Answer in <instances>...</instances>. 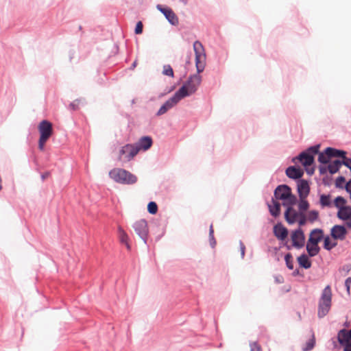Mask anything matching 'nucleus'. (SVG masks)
<instances>
[{"label": "nucleus", "instance_id": "1", "mask_svg": "<svg viewBox=\"0 0 351 351\" xmlns=\"http://www.w3.org/2000/svg\"><path fill=\"white\" fill-rule=\"evenodd\" d=\"M193 49L195 53V64L197 73L191 75L183 86L176 92L181 99L193 94L197 90L202 82V77L199 73L204 71L206 66V53L202 44L199 41H195L193 44Z\"/></svg>", "mask_w": 351, "mask_h": 351}, {"label": "nucleus", "instance_id": "2", "mask_svg": "<svg viewBox=\"0 0 351 351\" xmlns=\"http://www.w3.org/2000/svg\"><path fill=\"white\" fill-rule=\"evenodd\" d=\"M109 176L114 182L123 184H132L137 181V178L134 175L123 169H112L109 172Z\"/></svg>", "mask_w": 351, "mask_h": 351}, {"label": "nucleus", "instance_id": "3", "mask_svg": "<svg viewBox=\"0 0 351 351\" xmlns=\"http://www.w3.org/2000/svg\"><path fill=\"white\" fill-rule=\"evenodd\" d=\"M332 301V291L329 285L323 290L319 302L318 316L324 317L330 311Z\"/></svg>", "mask_w": 351, "mask_h": 351}, {"label": "nucleus", "instance_id": "4", "mask_svg": "<svg viewBox=\"0 0 351 351\" xmlns=\"http://www.w3.org/2000/svg\"><path fill=\"white\" fill-rule=\"evenodd\" d=\"M274 196L283 200L284 206H293L296 202V197L291 194V189L287 185L278 186L274 191Z\"/></svg>", "mask_w": 351, "mask_h": 351}, {"label": "nucleus", "instance_id": "5", "mask_svg": "<svg viewBox=\"0 0 351 351\" xmlns=\"http://www.w3.org/2000/svg\"><path fill=\"white\" fill-rule=\"evenodd\" d=\"M38 130L40 133L38 148L43 151L44 150L45 143L53 134L52 124L47 120H43L39 123Z\"/></svg>", "mask_w": 351, "mask_h": 351}, {"label": "nucleus", "instance_id": "6", "mask_svg": "<svg viewBox=\"0 0 351 351\" xmlns=\"http://www.w3.org/2000/svg\"><path fill=\"white\" fill-rule=\"evenodd\" d=\"M137 154L138 149L134 144H127L120 149L118 159L123 162H127L132 160Z\"/></svg>", "mask_w": 351, "mask_h": 351}, {"label": "nucleus", "instance_id": "7", "mask_svg": "<svg viewBox=\"0 0 351 351\" xmlns=\"http://www.w3.org/2000/svg\"><path fill=\"white\" fill-rule=\"evenodd\" d=\"M291 239L294 247L300 249L304 246L305 236L301 228L293 231L291 234Z\"/></svg>", "mask_w": 351, "mask_h": 351}, {"label": "nucleus", "instance_id": "8", "mask_svg": "<svg viewBox=\"0 0 351 351\" xmlns=\"http://www.w3.org/2000/svg\"><path fill=\"white\" fill-rule=\"evenodd\" d=\"M135 232L145 242L148 234V227L147 221L144 219L136 221L133 224Z\"/></svg>", "mask_w": 351, "mask_h": 351}, {"label": "nucleus", "instance_id": "9", "mask_svg": "<svg viewBox=\"0 0 351 351\" xmlns=\"http://www.w3.org/2000/svg\"><path fill=\"white\" fill-rule=\"evenodd\" d=\"M339 343L343 346L344 351H351V330H341L338 334Z\"/></svg>", "mask_w": 351, "mask_h": 351}, {"label": "nucleus", "instance_id": "10", "mask_svg": "<svg viewBox=\"0 0 351 351\" xmlns=\"http://www.w3.org/2000/svg\"><path fill=\"white\" fill-rule=\"evenodd\" d=\"M157 8L165 15L171 24L173 25H177L178 24V18L170 8H163L162 5H158Z\"/></svg>", "mask_w": 351, "mask_h": 351}, {"label": "nucleus", "instance_id": "11", "mask_svg": "<svg viewBox=\"0 0 351 351\" xmlns=\"http://www.w3.org/2000/svg\"><path fill=\"white\" fill-rule=\"evenodd\" d=\"M181 100L180 97L175 93L174 95L168 99L158 110L157 114L162 115L172 108Z\"/></svg>", "mask_w": 351, "mask_h": 351}, {"label": "nucleus", "instance_id": "12", "mask_svg": "<svg viewBox=\"0 0 351 351\" xmlns=\"http://www.w3.org/2000/svg\"><path fill=\"white\" fill-rule=\"evenodd\" d=\"M287 206V208L285 213V219L288 223L293 224L297 222L302 213L296 211L294 208H292V206Z\"/></svg>", "mask_w": 351, "mask_h": 351}, {"label": "nucleus", "instance_id": "13", "mask_svg": "<svg viewBox=\"0 0 351 351\" xmlns=\"http://www.w3.org/2000/svg\"><path fill=\"white\" fill-rule=\"evenodd\" d=\"M296 160H299L303 166L307 167L313 163L314 156L306 152H303L298 157L293 158V162H295Z\"/></svg>", "mask_w": 351, "mask_h": 351}, {"label": "nucleus", "instance_id": "14", "mask_svg": "<svg viewBox=\"0 0 351 351\" xmlns=\"http://www.w3.org/2000/svg\"><path fill=\"white\" fill-rule=\"evenodd\" d=\"M337 216L342 220L347 221L346 224L349 228H351V207L343 206L339 209Z\"/></svg>", "mask_w": 351, "mask_h": 351}, {"label": "nucleus", "instance_id": "15", "mask_svg": "<svg viewBox=\"0 0 351 351\" xmlns=\"http://www.w3.org/2000/svg\"><path fill=\"white\" fill-rule=\"evenodd\" d=\"M152 138L149 136H143L139 139V141L134 144L136 148L138 149V152L140 151H146L150 148L152 145Z\"/></svg>", "mask_w": 351, "mask_h": 351}, {"label": "nucleus", "instance_id": "16", "mask_svg": "<svg viewBox=\"0 0 351 351\" xmlns=\"http://www.w3.org/2000/svg\"><path fill=\"white\" fill-rule=\"evenodd\" d=\"M330 234L333 239L343 240L347 234V230L344 226L336 225L332 228Z\"/></svg>", "mask_w": 351, "mask_h": 351}, {"label": "nucleus", "instance_id": "17", "mask_svg": "<svg viewBox=\"0 0 351 351\" xmlns=\"http://www.w3.org/2000/svg\"><path fill=\"white\" fill-rule=\"evenodd\" d=\"M310 187L306 180H300L298 184V192L300 198H306L309 194Z\"/></svg>", "mask_w": 351, "mask_h": 351}, {"label": "nucleus", "instance_id": "18", "mask_svg": "<svg viewBox=\"0 0 351 351\" xmlns=\"http://www.w3.org/2000/svg\"><path fill=\"white\" fill-rule=\"evenodd\" d=\"M274 235L281 241H284L288 235V230L281 223H278L274 227Z\"/></svg>", "mask_w": 351, "mask_h": 351}, {"label": "nucleus", "instance_id": "19", "mask_svg": "<svg viewBox=\"0 0 351 351\" xmlns=\"http://www.w3.org/2000/svg\"><path fill=\"white\" fill-rule=\"evenodd\" d=\"M304 174L303 170L300 167L291 166L286 170V175L292 179L300 178Z\"/></svg>", "mask_w": 351, "mask_h": 351}, {"label": "nucleus", "instance_id": "20", "mask_svg": "<svg viewBox=\"0 0 351 351\" xmlns=\"http://www.w3.org/2000/svg\"><path fill=\"white\" fill-rule=\"evenodd\" d=\"M323 237V231L320 229H315L310 233L308 241L310 243H317L321 241Z\"/></svg>", "mask_w": 351, "mask_h": 351}, {"label": "nucleus", "instance_id": "21", "mask_svg": "<svg viewBox=\"0 0 351 351\" xmlns=\"http://www.w3.org/2000/svg\"><path fill=\"white\" fill-rule=\"evenodd\" d=\"M119 239L121 243L124 244L128 250H131V246L129 243V237L128 234L123 230L121 227L118 228Z\"/></svg>", "mask_w": 351, "mask_h": 351}, {"label": "nucleus", "instance_id": "22", "mask_svg": "<svg viewBox=\"0 0 351 351\" xmlns=\"http://www.w3.org/2000/svg\"><path fill=\"white\" fill-rule=\"evenodd\" d=\"M269 212L271 215L277 217L280 213V204L276 200L272 199L271 203L268 204Z\"/></svg>", "mask_w": 351, "mask_h": 351}, {"label": "nucleus", "instance_id": "23", "mask_svg": "<svg viewBox=\"0 0 351 351\" xmlns=\"http://www.w3.org/2000/svg\"><path fill=\"white\" fill-rule=\"evenodd\" d=\"M306 250L310 256H316L319 252V247L317 243H310V241H307L306 244Z\"/></svg>", "mask_w": 351, "mask_h": 351}, {"label": "nucleus", "instance_id": "24", "mask_svg": "<svg viewBox=\"0 0 351 351\" xmlns=\"http://www.w3.org/2000/svg\"><path fill=\"white\" fill-rule=\"evenodd\" d=\"M326 154L329 155L330 158L332 157H341L343 158V157H344L346 154V152L332 147H327Z\"/></svg>", "mask_w": 351, "mask_h": 351}, {"label": "nucleus", "instance_id": "25", "mask_svg": "<svg viewBox=\"0 0 351 351\" xmlns=\"http://www.w3.org/2000/svg\"><path fill=\"white\" fill-rule=\"evenodd\" d=\"M337 239L326 237L324 240V247L327 250H330L337 245Z\"/></svg>", "mask_w": 351, "mask_h": 351}, {"label": "nucleus", "instance_id": "26", "mask_svg": "<svg viewBox=\"0 0 351 351\" xmlns=\"http://www.w3.org/2000/svg\"><path fill=\"white\" fill-rule=\"evenodd\" d=\"M299 265L305 269H308L311 267V262L309 261L306 254H302L298 258Z\"/></svg>", "mask_w": 351, "mask_h": 351}, {"label": "nucleus", "instance_id": "27", "mask_svg": "<svg viewBox=\"0 0 351 351\" xmlns=\"http://www.w3.org/2000/svg\"><path fill=\"white\" fill-rule=\"evenodd\" d=\"M341 165V162L339 160H336L328 165V169L331 174H334L339 171Z\"/></svg>", "mask_w": 351, "mask_h": 351}, {"label": "nucleus", "instance_id": "28", "mask_svg": "<svg viewBox=\"0 0 351 351\" xmlns=\"http://www.w3.org/2000/svg\"><path fill=\"white\" fill-rule=\"evenodd\" d=\"M320 204L322 207H330L332 205L330 195H321L319 199Z\"/></svg>", "mask_w": 351, "mask_h": 351}, {"label": "nucleus", "instance_id": "29", "mask_svg": "<svg viewBox=\"0 0 351 351\" xmlns=\"http://www.w3.org/2000/svg\"><path fill=\"white\" fill-rule=\"evenodd\" d=\"M306 199V198H300V202L298 203L299 210L302 213L303 212L307 210L309 208V204Z\"/></svg>", "mask_w": 351, "mask_h": 351}, {"label": "nucleus", "instance_id": "30", "mask_svg": "<svg viewBox=\"0 0 351 351\" xmlns=\"http://www.w3.org/2000/svg\"><path fill=\"white\" fill-rule=\"evenodd\" d=\"M330 156L326 154V149H325L324 152H321L319 154L318 161L320 163L326 164L328 162Z\"/></svg>", "mask_w": 351, "mask_h": 351}, {"label": "nucleus", "instance_id": "31", "mask_svg": "<svg viewBox=\"0 0 351 351\" xmlns=\"http://www.w3.org/2000/svg\"><path fill=\"white\" fill-rule=\"evenodd\" d=\"M346 204V200L341 196H339L335 198L334 201L335 206L340 209L341 207L346 206L345 204Z\"/></svg>", "mask_w": 351, "mask_h": 351}, {"label": "nucleus", "instance_id": "32", "mask_svg": "<svg viewBox=\"0 0 351 351\" xmlns=\"http://www.w3.org/2000/svg\"><path fill=\"white\" fill-rule=\"evenodd\" d=\"M319 217V213L317 210H311L308 213L307 215V219L310 221L311 222H313L316 221L318 219Z\"/></svg>", "mask_w": 351, "mask_h": 351}, {"label": "nucleus", "instance_id": "33", "mask_svg": "<svg viewBox=\"0 0 351 351\" xmlns=\"http://www.w3.org/2000/svg\"><path fill=\"white\" fill-rule=\"evenodd\" d=\"M285 260L286 262L287 267L289 269H293V256L290 253H288L285 255Z\"/></svg>", "mask_w": 351, "mask_h": 351}, {"label": "nucleus", "instance_id": "34", "mask_svg": "<svg viewBox=\"0 0 351 351\" xmlns=\"http://www.w3.org/2000/svg\"><path fill=\"white\" fill-rule=\"evenodd\" d=\"M315 346V338L313 336L311 339L306 343V346L303 348L304 351H308L313 348Z\"/></svg>", "mask_w": 351, "mask_h": 351}, {"label": "nucleus", "instance_id": "35", "mask_svg": "<svg viewBox=\"0 0 351 351\" xmlns=\"http://www.w3.org/2000/svg\"><path fill=\"white\" fill-rule=\"evenodd\" d=\"M162 73L170 77L173 76V71L170 65L164 66Z\"/></svg>", "mask_w": 351, "mask_h": 351}, {"label": "nucleus", "instance_id": "36", "mask_svg": "<svg viewBox=\"0 0 351 351\" xmlns=\"http://www.w3.org/2000/svg\"><path fill=\"white\" fill-rule=\"evenodd\" d=\"M83 103V101L82 99H75L73 101L71 104L70 107L73 110H78L80 108V106Z\"/></svg>", "mask_w": 351, "mask_h": 351}, {"label": "nucleus", "instance_id": "37", "mask_svg": "<svg viewBox=\"0 0 351 351\" xmlns=\"http://www.w3.org/2000/svg\"><path fill=\"white\" fill-rule=\"evenodd\" d=\"M319 145H317L309 147L306 152L314 156L319 152Z\"/></svg>", "mask_w": 351, "mask_h": 351}, {"label": "nucleus", "instance_id": "38", "mask_svg": "<svg viewBox=\"0 0 351 351\" xmlns=\"http://www.w3.org/2000/svg\"><path fill=\"white\" fill-rule=\"evenodd\" d=\"M250 351H262V348L257 342H252L250 344Z\"/></svg>", "mask_w": 351, "mask_h": 351}, {"label": "nucleus", "instance_id": "39", "mask_svg": "<svg viewBox=\"0 0 351 351\" xmlns=\"http://www.w3.org/2000/svg\"><path fill=\"white\" fill-rule=\"evenodd\" d=\"M346 180L343 176H339L337 178L335 181V186L338 188H343V184H344Z\"/></svg>", "mask_w": 351, "mask_h": 351}, {"label": "nucleus", "instance_id": "40", "mask_svg": "<svg viewBox=\"0 0 351 351\" xmlns=\"http://www.w3.org/2000/svg\"><path fill=\"white\" fill-rule=\"evenodd\" d=\"M209 237H210V243H211V245L213 247L215 246V243H216V241L214 239V230H213V225H211L210 226V230H209Z\"/></svg>", "mask_w": 351, "mask_h": 351}, {"label": "nucleus", "instance_id": "41", "mask_svg": "<svg viewBox=\"0 0 351 351\" xmlns=\"http://www.w3.org/2000/svg\"><path fill=\"white\" fill-rule=\"evenodd\" d=\"M306 217L304 215V213H302L301 215H300L299 219H298L297 221L298 222L300 226H302L306 224Z\"/></svg>", "mask_w": 351, "mask_h": 351}, {"label": "nucleus", "instance_id": "42", "mask_svg": "<svg viewBox=\"0 0 351 351\" xmlns=\"http://www.w3.org/2000/svg\"><path fill=\"white\" fill-rule=\"evenodd\" d=\"M342 165L350 169L351 171V158H347L346 156L343 157Z\"/></svg>", "mask_w": 351, "mask_h": 351}, {"label": "nucleus", "instance_id": "43", "mask_svg": "<svg viewBox=\"0 0 351 351\" xmlns=\"http://www.w3.org/2000/svg\"><path fill=\"white\" fill-rule=\"evenodd\" d=\"M143 23L141 21H138L137 23H136V28H135V33L136 34H140L142 33L143 32Z\"/></svg>", "mask_w": 351, "mask_h": 351}, {"label": "nucleus", "instance_id": "44", "mask_svg": "<svg viewBox=\"0 0 351 351\" xmlns=\"http://www.w3.org/2000/svg\"><path fill=\"white\" fill-rule=\"evenodd\" d=\"M147 210L149 213L154 214V202H150L148 204Z\"/></svg>", "mask_w": 351, "mask_h": 351}, {"label": "nucleus", "instance_id": "45", "mask_svg": "<svg viewBox=\"0 0 351 351\" xmlns=\"http://www.w3.org/2000/svg\"><path fill=\"white\" fill-rule=\"evenodd\" d=\"M345 188L348 193H351V179L347 182Z\"/></svg>", "mask_w": 351, "mask_h": 351}, {"label": "nucleus", "instance_id": "46", "mask_svg": "<svg viewBox=\"0 0 351 351\" xmlns=\"http://www.w3.org/2000/svg\"><path fill=\"white\" fill-rule=\"evenodd\" d=\"M240 247H241V257L243 258V256L245 255V245H243V243H240Z\"/></svg>", "mask_w": 351, "mask_h": 351}, {"label": "nucleus", "instance_id": "47", "mask_svg": "<svg viewBox=\"0 0 351 351\" xmlns=\"http://www.w3.org/2000/svg\"><path fill=\"white\" fill-rule=\"evenodd\" d=\"M345 284H346V286L347 287L348 290L349 291L350 286L351 285V278H347L346 280Z\"/></svg>", "mask_w": 351, "mask_h": 351}, {"label": "nucleus", "instance_id": "48", "mask_svg": "<svg viewBox=\"0 0 351 351\" xmlns=\"http://www.w3.org/2000/svg\"><path fill=\"white\" fill-rule=\"evenodd\" d=\"M49 176V172H47V173H43L41 177H42V179L43 180H45L47 178H48Z\"/></svg>", "mask_w": 351, "mask_h": 351}, {"label": "nucleus", "instance_id": "49", "mask_svg": "<svg viewBox=\"0 0 351 351\" xmlns=\"http://www.w3.org/2000/svg\"><path fill=\"white\" fill-rule=\"evenodd\" d=\"M136 66V61H134V63L132 64V68H134Z\"/></svg>", "mask_w": 351, "mask_h": 351}, {"label": "nucleus", "instance_id": "50", "mask_svg": "<svg viewBox=\"0 0 351 351\" xmlns=\"http://www.w3.org/2000/svg\"><path fill=\"white\" fill-rule=\"evenodd\" d=\"M180 1H182L184 4H186L187 1H188V0H180Z\"/></svg>", "mask_w": 351, "mask_h": 351}, {"label": "nucleus", "instance_id": "51", "mask_svg": "<svg viewBox=\"0 0 351 351\" xmlns=\"http://www.w3.org/2000/svg\"><path fill=\"white\" fill-rule=\"evenodd\" d=\"M154 208H155V213H156L157 212V209H158L157 205L156 204H155Z\"/></svg>", "mask_w": 351, "mask_h": 351}, {"label": "nucleus", "instance_id": "52", "mask_svg": "<svg viewBox=\"0 0 351 351\" xmlns=\"http://www.w3.org/2000/svg\"><path fill=\"white\" fill-rule=\"evenodd\" d=\"M319 170H320V172H321V173H324L323 168H320V169H319Z\"/></svg>", "mask_w": 351, "mask_h": 351}]
</instances>
